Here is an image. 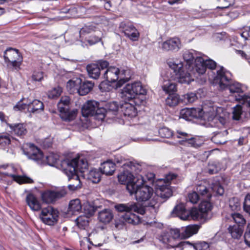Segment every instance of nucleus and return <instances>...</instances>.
<instances>
[{
	"label": "nucleus",
	"instance_id": "45",
	"mask_svg": "<svg viewBox=\"0 0 250 250\" xmlns=\"http://www.w3.org/2000/svg\"><path fill=\"white\" fill-rule=\"evenodd\" d=\"M29 109L30 112L34 113L36 112H40L43 109V104L40 101L35 100L32 103H29Z\"/></svg>",
	"mask_w": 250,
	"mask_h": 250
},
{
	"label": "nucleus",
	"instance_id": "64",
	"mask_svg": "<svg viewBox=\"0 0 250 250\" xmlns=\"http://www.w3.org/2000/svg\"><path fill=\"white\" fill-rule=\"evenodd\" d=\"M90 244L89 238H84L80 242L81 250H89L90 249Z\"/></svg>",
	"mask_w": 250,
	"mask_h": 250
},
{
	"label": "nucleus",
	"instance_id": "58",
	"mask_svg": "<svg viewBox=\"0 0 250 250\" xmlns=\"http://www.w3.org/2000/svg\"><path fill=\"white\" fill-rule=\"evenodd\" d=\"M188 199L189 201L193 204L197 203L200 200H203L196 191L189 193L188 195Z\"/></svg>",
	"mask_w": 250,
	"mask_h": 250
},
{
	"label": "nucleus",
	"instance_id": "35",
	"mask_svg": "<svg viewBox=\"0 0 250 250\" xmlns=\"http://www.w3.org/2000/svg\"><path fill=\"white\" fill-rule=\"evenodd\" d=\"M81 83V79L78 78H74L69 80L67 83L66 88L70 93H78L79 86Z\"/></svg>",
	"mask_w": 250,
	"mask_h": 250
},
{
	"label": "nucleus",
	"instance_id": "30",
	"mask_svg": "<svg viewBox=\"0 0 250 250\" xmlns=\"http://www.w3.org/2000/svg\"><path fill=\"white\" fill-rule=\"evenodd\" d=\"M100 170L103 174L111 175L115 170V164L110 160L104 162L101 164Z\"/></svg>",
	"mask_w": 250,
	"mask_h": 250
},
{
	"label": "nucleus",
	"instance_id": "48",
	"mask_svg": "<svg viewBox=\"0 0 250 250\" xmlns=\"http://www.w3.org/2000/svg\"><path fill=\"white\" fill-rule=\"evenodd\" d=\"M70 104V98L68 96H62L58 104L59 111H64V109L68 108Z\"/></svg>",
	"mask_w": 250,
	"mask_h": 250
},
{
	"label": "nucleus",
	"instance_id": "43",
	"mask_svg": "<svg viewBox=\"0 0 250 250\" xmlns=\"http://www.w3.org/2000/svg\"><path fill=\"white\" fill-rule=\"evenodd\" d=\"M97 209L92 203L87 202L83 204V209L85 215L87 217L92 216Z\"/></svg>",
	"mask_w": 250,
	"mask_h": 250
},
{
	"label": "nucleus",
	"instance_id": "60",
	"mask_svg": "<svg viewBox=\"0 0 250 250\" xmlns=\"http://www.w3.org/2000/svg\"><path fill=\"white\" fill-rule=\"evenodd\" d=\"M29 106H30L29 103L27 102L23 103L22 101H20L14 106V109L15 111H21L26 108L29 110Z\"/></svg>",
	"mask_w": 250,
	"mask_h": 250
},
{
	"label": "nucleus",
	"instance_id": "54",
	"mask_svg": "<svg viewBox=\"0 0 250 250\" xmlns=\"http://www.w3.org/2000/svg\"><path fill=\"white\" fill-rule=\"evenodd\" d=\"M237 39L236 37H232L229 40L227 41L226 43L229 47L236 50L237 48H240L243 46V44L240 43Z\"/></svg>",
	"mask_w": 250,
	"mask_h": 250
},
{
	"label": "nucleus",
	"instance_id": "59",
	"mask_svg": "<svg viewBox=\"0 0 250 250\" xmlns=\"http://www.w3.org/2000/svg\"><path fill=\"white\" fill-rule=\"evenodd\" d=\"M231 217L234 221L239 226L244 225L246 223V220L243 216L239 213H234L231 214Z\"/></svg>",
	"mask_w": 250,
	"mask_h": 250
},
{
	"label": "nucleus",
	"instance_id": "8",
	"mask_svg": "<svg viewBox=\"0 0 250 250\" xmlns=\"http://www.w3.org/2000/svg\"><path fill=\"white\" fill-rule=\"evenodd\" d=\"M180 237V230L178 229H171L167 231H163L159 237V240L165 244L167 245L171 248H180V250H183L187 247L188 241L178 242Z\"/></svg>",
	"mask_w": 250,
	"mask_h": 250
},
{
	"label": "nucleus",
	"instance_id": "27",
	"mask_svg": "<svg viewBox=\"0 0 250 250\" xmlns=\"http://www.w3.org/2000/svg\"><path fill=\"white\" fill-rule=\"evenodd\" d=\"M200 229V226L197 225H188L181 229L180 231V236L183 238H188L196 234Z\"/></svg>",
	"mask_w": 250,
	"mask_h": 250
},
{
	"label": "nucleus",
	"instance_id": "21",
	"mask_svg": "<svg viewBox=\"0 0 250 250\" xmlns=\"http://www.w3.org/2000/svg\"><path fill=\"white\" fill-rule=\"evenodd\" d=\"M140 102L138 101H131L130 103H125L122 106V111L125 116L130 118H133L136 116L137 114V108L133 105L134 104L136 105H139Z\"/></svg>",
	"mask_w": 250,
	"mask_h": 250
},
{
	"label": "nucleus",
	"instance_id": "23",
	"mask_svg": "<svg viewBox=\"0 0 250 250\" xmlns=\"http://www.w3.org/2000/svg\"><path fill=\"white\" fill-rule=\"evenodd\" d=\"M202 113L200 108H184L181 110L180 117L186 120H190L192 118H200Z\"/></svg>",
	"mask_w": 250,
	"mask_h": 250
},
{
	"label": "nucleus",
	"instance_id": "39",
	"mask_svg": "<svg viewBox=\"0 0 250 250\" xmlns=\"http://www.w3.org/2000/svg\"><path fill=\"white\" fill-rule=\"evenodd\" d=\"M7 125L10 127L11 130L18 136L23 135L26 133V129L23 124H9L7 123Z\"/></svg>",
	"mask_w": 250,
	"mask_h": 250
},
{
	"label": "nucleus",
	"instance_id": "24",
	"mask_svg": "<svg viewBox=\"0 0 250 250\" xmlns=\"http://www.w3.org/2000/svg\"><path fill=\"white\" fill-rule=\"evenodd\" d=\"M29 147V150L25 154L29 155L30 158L38 162L39 164H42L44 157L43 154L35 145L32 144H29L27 145Z\"/></svg>",
	"mask_w": 250,
	"mask_h": 250
},
{
	"label": "nucleus",
	"instance_id": "38",
	"mask_svg": "<svg viewBox=\"0 0 250 250\" xmlns=\"http://www.w3.org/2000/svg\"><path fill=\"white\" fill-rule=\"evenodd\" d=\"M60 117L64 121H70L74 120L77 114V110H70L68 108L64 109V111H60Z\"/></svg>",
	"mask_w": 250,
	"mask_h": 250
},
{
	"label": "nucleus",
	"instance_id": "3",
	"mask_svg": "<svg viewBox=\"0 0 250 250\" xmlns=\"http://www.w3.org/2000/svg\"><path fill=\"white\" fill-rule=\"evenodd\" d=\"M60 167L62 171L67 175L68 179L74 181V183L68 185V188L74 191L81 188L82 185L78 172L83 174V177H85L88 171L87 161L84 159H67L61 161Z\"/></svg>",
	"mask_w": 250,
	"mask_h": 250
},
{
	"label": "nucleus",
	"instance_id": "52",
	"mask_svg": "<svg viewBox=\"0 0 250 250\" xmlns=\"http://www.w3.org/2000/svg\"><path fill=\"white\" fill-rule=\"evenodd\" d=\"M175 137L177 138L181 139V140L179 141L180 144L186 145L188 142L190 136L186 132L177 131L176 134L174 135V137Z\"/></svg>",
	"mask_w": 250,
	"mask_h": 250
},
{
	"label": "nucleus",
	"instance_id": "42",
	"mask_svg": "<svg viewBox=\"0 0 250 250\" xmlns=\"http://www.w3.org/2000/svg\"><path fill=\"white\" fill-rule=\"evenodd\" d=\"M228 132L225 130L223 132H219L215 134L211 138L212 141L216 144L222 145L225 144L227 142L226 136Z\"/></svg>",
	"mask_w": 250,
	"mask_h": 250
},
{
	"label": "nucleus",
	"instance_id": "10",
	"mask_svg": "<svg viewBox=\"0 0 250 250\" xmlns=\"http://www.w3.org/2000/svg\"><path fill=\"white\" fill-rule=\"evenodd\" d=\"M146 94V89L143 87L141 83L136 82L127 84L123 88L122 97L125 100L137 101V96Z\"/></svg>",
	"mask_w": 250,
	"mask_h": 250
},
{
	"label": "nucleus",
	"instance_id": "49",
	"mask_svg": "<svg viewBox=\"0 0 250 250\" xmlns=\"http://www.w3.org/2000/svg\"><path fill=\"white\" fill-rule=\"evenodd\" d=\"M88 217L85 215L78 217L76 222L78 227L81 229H85L89 223Z\"/></svg>",
	"mask_w": 250,
	"mask_h": 250
},
{
	"label": "nucleus",
	"instance_id": "33",
	"mask_svg": "<svg viewBox=\"0 0 250 250\" xmlns=\"http://www.w3.org/2000/svg\"><path fill=\"white\" fill-rule=\"evenodd\" d=\"M119 105L117 102H111L107 103L105 104L104 108H101V109H104L105 110L104 115L105 117H109L110 114L116 115L118 109Z\"/></svg>",
	"mask_w": 250,
	"mask_h": 250
},
{
	"label": "nucleus",
	"instance_id": "28",
	"mask_svg": "<svg viewBox=\"0 0 250 250\" xmlns=\"http://www.w3.org/2000/svg\"><path fill=\"white\" fill-rule=\"evenodd\" d=\"M98 220L104 224L109 223L113 218V214L110 209H104L98 213Z\"/></svg>",
	"mask_w": 250,
	"mask_h": 250
},
{
	"label": "nucleus",
	"instance_id": "19",
	"mask_svg": "<svg viewBox=\"0 0 250 250\" xmlns=\"http://www.w3.org/2000/svg\"><path fill=\"white\" fill-rule=\"evenodd\" d=\"M196 56H201L194 51H186L183 54V59L186 62V68L188 69L192 76H193L192 68L194 67ZM193 77H194V76Z\"/></svg>",
	"mask_w": 250,
	"mask_h": 250
},
{
	"label": "nucleus",
	"instance_id": "9",
	"mask_svg": "<svg viewBox=\"0 0 250 250\" xmlns=\"http://www.w3.org/2000/svg\"><path fill=\"white\" fill-rule=\"evenodd\" d=\"M19 170L13 165H0V174L10 177L19 184H31L33 180L26 175H20Z\"/></svg>",
	"mask_w": 250,
	"mask_h": 250
},
{
	"label": "nucleus",
	"instance_id": "22",
	"mask_svg": "<svg viewBox=\"0 0 250 250\" xmlns=\"http://www.w3.org/2000/svg\"><path fill=\"white\" fill-rule=\"evenodd\" d=\"M232 119L234 120L247 121L250 119V111H245L242 106L237 105L233 109Z\"/></svg>",
	"mask_w": 250,
	"mask_h": 250
},
{
	"label": "nucleus",
	"instance_id": "16",
	"mask_svg": "<svg viewBox=\"0 0 250 250\" xmlns=\"http://www.w3.org/2000/svg\"><path fill=\"white\" fill-rule=\"evenodd\" d=\"M159 47L163 51L176 52L182 47L181 42L178 38H170L165 42H159Z\"/></svg>",
	"mask_w": 250,
	"mask_h": 250
},
{
	"label": "nucleus",
	"instance_id": "37",
	"mask_svg": "<svg viewBox=\"0 0 250 250\" xmlns=\"http://www.w3.org/2000/svg\"><path fill=\"white\" fill-rule=\"evenodd\" d=\"M93 86V83L90 82L85 81L82 83L81 81L78 93L82 96L85 95L92 90Z\"/></svg>",
	"mask_w": 250,
	"mask_h": 250
},
{
	"label": "nucleus",
	"instance_id": "57",
	"mask_svg": "<svg viewBox=\"0 0 250 250\" xmlns=\"http://www.w3.org/2000/svg\"><path fill=\"white\" fill-rule=\"evenodd\" d=\"M62 92V89L60 86L54 87L48 92V96L49 98H56L60 96Z\"/></svg>",
	"mask_w": 250,
	"mask_h": 250
},
{
	"label": "nucleus",
	"instance_id": "51",
	"mask_svg": "<svg viewBox=\"0 0 250 250\" xmlns=\"http://www.w3.org/2000/svg\"><path fill=\"white\" fill-rule=\"evenodd\" d=\"M209 200H202L199 208L201 212L208 215V212L211 210L212 206L209 202Z\"/></svg>",
	"mask_w": 250,
	"mask_h": 250
},
{
	"label": "nucleus",
	"instance_id": "13",
	"mask_svg": "<svg viewBox=\"0 0 250 250\" xmlns=\"http://www.w3.org/2000/svg\"><path fill=\"white\" fill-rule=\"evenodd\" d=\"M40 217L45 224L53 226L56 224L59 218V211L51 206H48L42 209Z\"/></svg>",
	"mask_w": 250,
	"mask_h": 250
},
{
	"label": "nucleus",
	"instance_id": "5",
	"mask_svg": "<svg viewBox=\"0 0 250 250\" xmlns=\"http://www.w3.org/2000/svg\"><path fill=\"white\" fill-rule=\"evenodd\" d=\"M200 110L202 115L200 118L208 122L211 127L222 128L228 122L227 115L223 108L215 106L212 103L204 104Z\"/></svg>",
	"mask_w": 250,
	"mask_h": 250
},
{
	"label": "nucleus",
	"instance_id": "44",
	"mask_svg": "<svg viewBox=\"0 0 250 250\" xmlns=\"http://www.w3.org/2000/svg\"><path fill=\"white\" fill-rule=\"evenodd\" d=\"M229 233L232 238L239 239L242 235L243 231L239 226L234 225L229 226L228 228Z\"/></svg>",
	"mask_w": 250,
	"mask_h": 250
},
{
	"label": "nucleus",
	"instance_id": "53",
	"mask_svg": "<svg viewBox=\"0 0 250 250\" xmlns=\"http://www.w3.org/2000/svg\"><path fill=\"white\" fill-rule=\"evenodd\" d=\"M89 238L90 244L92 245L93 246L97 247H101L103 245V243L102 241H100L99 237L100 236L97 234H89Z\"/></svg>",
	"mask_w": 250,
	"mask_h": 250
},
{
	"label": "nucleus",
	"instance_id": "7",
	"mask_svg": "<svg viewBox=\"0 0 250 250\" xmlns=\"http://www.w3.org/2000/svg\"><path fill=\"white\" fill-rule=\"evenodd\" d=\"M104 78L109 82H115L118 80L116 87H120L125 82L131 78L130 71L129 69H123L120 71L118 68L113 66L108 67L104 74Z\"/></svg>",
	"mask_w": 250,
	"mask_h": 250
},
{
	"label": "nucleus",
	"instance_id": "46",
	"mask_svg": "<svg viewBox=\"0 0 250 250\" xmlns=\"http://www.w3.org/2000/svg\"><path fill=\"white\" fill-rule=\"evenodd\" d=\"M204 143V139L203 137L200 136H196L194 137H190L188 140L187 145H190V146L195 148H198L201 146Z\"/></svg>",
	"mask_w": 250,
	"mask_h": 250
},
{
	"label": "nucleus",
	"instance_id": "41",
	"mask_svg": "<svg viewBox=\"0 0 250 250\" xmlns=\"http://www.w3.org/2000/svg\"><path fill=\"white\" fill-rule=\"evenodd\" d=\"M181 100L178 95L169 94L166 99V103L169 106L173 107L178 105Z\"/></svg>",
	"mask_w": 250,
	"mask_h": 250
},
{
	"label": "nucleus",
	"instance_id": "61",
	"mask_svg": "<svg viewBox=\"0 0 250 250\" xmlns=\"http://www.w3.org/2000/svg\"><path fill=\"white\" fill-rule=\"evenodd\" d=\"M160 135L163 138H169L172 136V131L167 127H162L159 130Z\"/></svg>",
	"mask_w": 250,
	"mask_h": 250
},
{
	"label": "nucleus",
	"instance_id": "47",
	"mask_svg": "<svg viewBox=\"0 0 250 250\" xmlns=\"http://www.w3.org/2000/svg\"><path fill=\"white\" fill-rule=\"evenodd\" d=\"M46 163L52 167H59L58 162L59 156L57 154L51 153L45 157Z\"/></svg>",
	"mask_w": 250,
	"mask_h": 250
},
{
	"label": "nucleus",
	"instance_id": "18",
	"mask_svg": "<svg viewBox=\"0 0 250 250\" xmlns=\"http://www.w3.org/2000/svg\"><path fill=\"white\" fill-rule=\"evenodd\" d=\"M120 28L124 33L125 36L132 41L138 40L140 33L132 24L122 22L120 23Z\"/></svg>",
	"mask_w": 250,
	"mask_h": 250
},
{
	"label": "nucleus",
	"instance_id": "55",
	"mask_svg": "<svg viewBox=\"0 0 250 250\" xmlns=\"http://www.w3.org/2000/svg\"><path fill=\"white\" fill-rule=\"evenodd\" d=\"M220 168L219 163L216 162H212L208 164V171L209 174H213L218 172Z\"/></svg>",
	"mask_w": 250,
	"mask_h": 250
},
{
	"label": "nucleus",
	"instance_id": "25",
	"mask_svg": "<svg viewBox=\"0 0 250 250\" xmlns=\"http://www.w3.org/2000/svg\"><path fill=\"white\" fill-rule=\"evenodd\" d=\"M121 224L116 222L115 226L117 228L120 229L123 225L125 223L136 225L140 222V217L134 213H126L121 218Z\"/></svg>",
	"mask_w": 250,
	"mask_h": 250
},
{
	"label": "nucleus",
	"instance_id": "12",
	"mask_svg": "<svg viewBox=\"0 0 250 250\" xmlns=\"http://www.w3.org/2000/svg\"><path fill=\"white\" fill-rule=\"evenodd\" d=\"M216 67V62L211 59H205L202 56H196L195 64L193 69V76L198 78L199 76L205 73L208 68L211 70H214Z\"/></svg>",
	"mask_w": 250,
	"mask_h": 250
},
{
	"label": "nucleus",
	"instance_id": "36",
	"mask_svg": "<svg viewBox=\"0 0 250 250\" xmlns=\"http://www.w3.org/2000/svg\"><path fill=\"white\" fill-rule=\"evenodd\" d=\"M87 71L90 77L96 79L99 78L101 70L98 64L93 63L86 67Z\"/></svg>",
	"mask_w": 250,
	"mask_h": 250
},
{
	"label": "nucleus",
	"instance_id": "63",
	"mask_svg": "<svg viewBox=\"0 0 250 250\" xmlns=\"http://www.w3.org/2000/svg\"><path fill=\"white\" fill-rule=\"evenodd\" d=\"M243 208L244 210L250 214V193L248 194L245 196Z\"/></svg>",
	"mask_w": 250,
	"mask_h": 250
},
{
	"label": "nucleus",
	"instance_id": "29",
	"mask_svg": "<svg viewBox=\"0 0 250 250\" xmlns=\"http://www.w3.org/2000/svg\"><path fill=\"white\" fill-rule=\"evenodd\" d=\"M196 191L203 200H209L211 197L210 189L208 188L205 184L197 185Z\"/></svg>",
	"mask_w": 250,
	"mask_h": 250
},
{
	"label": "nucleus",
	"instance_id": "40",
	"mask_svg": "<svg viewBox=\"0 0 250 250\" xmlns=\"http://www.w3.org/2000/svg\"><path fill=\"white\" fill-rule=\"evenodd\" d=\"M190 218L194 220L205 221L208 219L207 214L201 212L200 209L192 208L190 211Z\"/></svg>",
	"mask_w": 250,
	"mask_h": 250
},
{
	"label": "nucleus",
	"instance_id": "31",
	"mask_svg": "<svg viewBox=\"0 0 250 250\" xmlns=\"http://www.w3.org/2000/svg\"><path fill=\"white\" fill-rule=\"evenodd\" d=\"M173 212L181 220H187L190 218V212L185 209L183 205L181 204L176 206L174 208Z\"/></svg>",
	"mask_w": 250,
	"mask_h": 250
},
{
	"label": "nucleus",
	"instance_id": "6",
	"mask_svg": "<svg viewBox=\"0 0 250 250\" xmlns=\"http://www.w3.org/2000/svg\"><path fill=\"white\" fill-rule=\"evenodd\" d=\"M167 64L170 70H167L163 73L166 74V78L171 79H177V82L181 83L189 84L194 80L192 74L184 67L183 62L174 59H169Z\"/></svg>",
	"mask_w": 250,
	"mask_h": 250
},
{
	"label": "nucleus",
	"instance_id": "32",
	"mask_svg": "<svg viewBox=\"0 0 250 250\" xmlns=\"http://www.w3.org/2000/svg\"><path fill=\"white\" fill-rule=\"evenodd\" d=\"M82 209V205L79 199H75L70 201L67 210L68 213L74 215L79 213Z\"/></svg>",
	"mask_w": 250,
	"mask_h": 250
},
{
	"label": "nucleus",
	"instance_id": "1",
	"mask_svg": "<svg viewBox=\"0 0 250 250\" xmlns=\"http://www.w3.org/2000/svg\"><path fill=\"white\" fill-rule=\"evenodd\" d=\"M174 174L170 173L166 175L164 179H158L156 181V190L154 193L152 188L145 186L144 184L138 183L134 187L133 192H129L130 195L134 194L137 201L147 202V207L151 208L155 212L160 203V199L167 200L172 195L170 187L171 181L176 178Z\"/></svg>",
	"mask_w": 250,
	"mask_h": 250
},
{
	"label": "nucleus",
	"instance_id": "4",
	"mask_svg": "<svg viewBox=\"0 0 250 250\" xmlns=\"http://www.w3.org/2000/svg\"><path fill=\"white\" fill-rule=\"evenodd\" d=\"M123 170L118 175L119 182L121 184L126 185L128 192H133L135 185L139 183L143 184L146 179L143 177L141 171L142 166L133 162H126L123 166Z\"/></svg>",
	"mask_w": 250,
	"mask_h": 250
},
{
	"label": "nucleus",
	"instance_id": "15",
	"mask_svg": "<svg viewBox=\"0 0 250 250\" xmlns=\"http://www.w3.org/2000/svg\"><path fill=\"white\" fill-rule=\"evenodd\" d=\"M66 194V189L62 188L56 191H45L42 193L41 198L43 202L50 204L64 197Z\"/></svg>",
	"mask_w": 250,
	"mask_h": 250
},
{
	"label": "nucleus",
	"instance_id": "26",
	"mask_svg": "<svg viewBox=\"0 0 250 250\" xmlns=\"http://www.w3.org/2000/svg\"><path fill=\"white\" fill-rule=\"evenodd\" d=\"M26 202L29 208L33 211H39L41 209V203L33 193H30L26 195Z\"/></svg>",
	"mask_w": 250,
	"mask_h": 250
},
{
	"label": "nucleus",
	"instance_id": "50",
	"mask_svg": "<svg viewBox=\"0 0 250 250\" xmlns=\"http://www.w3.org/2000/svg\"><path fill=\"white\" fill-rule=\"evenodd\" d=\"M192 246L195 250H209V246L208 243L200 241L195 243L188 244L187 246Z\"/></svg>",
	"mask_w": 250,
	"mask_h": 250
},
{
	"label": "nucleus",
	"instance_id": "17",
	"mask_svg": "<svg viewBox=\"0 0 250 250\" xmlns=\"http://www.w3.org/2000/svg\"><path fill=\"white\" fill-rule=\"evenodd\" d=\"M115 208L119 212L125 211L129 213L134 211L142 215L144 214L146 210V208L143 207L137 203L118 204L115 206Z\"/></svg>",
	"mask_w": 250,
	"mask_h": 250
},
{
	"label": "nucleus",
	"instance_id": "56",
	"mask_svg": "<svg viewBox=\"0 0 250 250\" xmlns=\"http://www.w3.org/2000/svg\"><path fill=\"white\" fill-rule=\"evenodd\" d=\"M183 99L182 101L186 104H190L196 100L197 99L196 95L194 93H188L183 95Z\"/></svg>",
	"mask_w": 250,
	"mask_h": 250
},
{
	"label": "nucleus",
	"instance_id": "34",
	"mask_svg": "<svg viewBox=\"0 0 250 250\" xmlns=\"http://www.w3.org/2000/svg\"><path fill=\"white\" fill-rule=\"evenodd\" d=\"M84 177L93 183H98L101 180V172L97 169L93 168L88 171Z\"/></svg>",
	"mask_w": 250,
	"mask_h": 250
},
{
	"label": "nucleus",
	"instance_id": "11",
	"mask_svg": "<svg viewBox=\"0 0 250 250\" xmlns=\"http://www.w3.org/2000/svg\"><path fill=\"white\" fill-rule=\"evenodd\" d=\"M98 107L99 104L96 101H87L84 104L82 109L83 116H94L97 119L103 120L105 118V110Z\"/></svg>",
	"mask_w": 250,
	"mask_h": 250
},
{
	"label": "nucleus",
	"instance_id": "20",
	"mask_svg": "<svg viewBox=\"0 0 250 250\" xmlns=\"http://www.w3.org/2000/svg\"><path fill=\"white\" fill-rule=\"evenodd\" d=\"M175 81L177 79H171L170 78H166V74H162L161 87L163 90L166 93L174 92L177 90L176 84Z\"/></svg>",
	"mask_w": 250,
	"mask_h": 250
},
{
	"label": "nucleus",
	"instance_id": "2",
	"mask_svg": "<svg viewBox=\"0 0 250 250\" xmlns=\"http://www.w3.org/2000/svg\"><path fill=\"white\" fill-rule=\"evenodd\" d=\"M209 79L212 80L213 83L218 85L221 89L228 88L230 93L235 96L236 101H242L250 107V98L244 94L247 87L238 82H232L223 67L216 71V75L214 74L211 78L209 76Z\"/></svg>",
	"mask_w": 250,
	"mask_h": 250
},
{
	"label": "nucleus",
	"instance_id": "14",
	"mask_svg": "<svg viewBox=\"0 0 250 250\" xmlns=\"http://www.w3.org/2000/svg\"><path fill=\"white\" fill-rule=\"evenodd\" d=\"M4 60L9 67L19 68L22 61V58L18 50L10 48L4 52Z\"/></svg>",
	"mask_w": 250,
	"mask_h": 250
},
{
	"label": "nucleus",
	"instance_id": "62",
	"mask_svg": "<svg viewBox=\"0 0 250 250\" xmlns=\"http://www.w3.org/2000/svg\"><path fill=\"white\" fill-rule=\"evenodd\" d=\"M95 30V27L92 25H86L83 27L80 31V37L91 33Z\"/></svg>",
	"mask_w": 250,
	"mask_h": 250
}]
</instances>
